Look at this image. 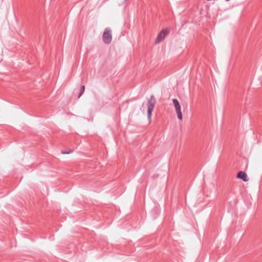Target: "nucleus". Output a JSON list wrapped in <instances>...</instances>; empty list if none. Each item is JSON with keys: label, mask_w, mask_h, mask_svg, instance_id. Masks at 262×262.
Here are the masks:
<instances>
[{"label": "nucleus", "mask_w": 262, "mask_h": 262, "mask_svg": "<svg viewBox=\"0 0 262 262\" xmlns=\"http://www.w3.org/2000/svg\"><path fill=\"white\" fill-rule=\"evenodd\" d=\"M156 104L155 98L154 96H151L149 99L147 104V112L148 115V119L149 122H151V113L155 107Z\"/></svg>", "instance_id": "nucleus-1"}, {"label": "nucleus", "mask_w": 262, "mask_h": 262, "mask_svg": "<svg viewBox=\"0 0 262 262\" xmlns=\"http://www.w3.org/2000/svg\"><path fill=\"white\" fill-rule=\"evenodd\" d=\"M172 102L175 108L176 112L177 114L178 118L180 120H182L183 118L182 113L181 112V107L179 102L176 99H173Z\"/></svg>", "instance_id": "nucleus-2"}, {"label": "nucleus", "mask_w": 262, "mask_h": 262, "mask_svg": "<svg viewBox=\"0 0 262 262\" xmlns=\"http://www.w3.org/2000/svg\"><path fill=\"white\" fill-rule=\"evenodd\" d=\"M237 178L242 179L244 182L248 181V177L247 173L243 171H239L237 174Z\"/></svg>", "instance_id": "nucleus-3"}, {"label": "nucleus", "mask_w": 262, "mask_h": 262, "mask_svg": "<svg viewBox=\"0 0 262 262\" xmlns=\"http://www.w3.org/2000/svg\"><path fill=\"white\" fill-rule=\"evenodd\" d=\"M103 40L105 43H110L112 40L111 34H103Z\"/></svg>", "instance_id": "nucleus-4"}, {"label": "nucleus", "mask_w": 262, "mask_h": 262, "mask_svg": "<svg viewBox=\"0 0 262 262\" xmlns=\"http://www.w3.org/2000/svg\"><path fill=\"white\" fill-rule=\"evenodd\" d=\"M165 37V34H159L156 39V43H159L162 41Z\"/></svg>", "instance_id": "nucleus-5"}, {"label": "nucleus", "mask_w": 262, "mask_h": 262, "mask_svg": "<svg viewBox=\"0 0 262 262\" xmlns=\"http://www.w3.org/2000/svg\"><path fill=\"white\" fill-rule=\"evenodd\" d=\"M85 89V87L84 85H82L80 88V93L79 94V97H80L81 95L82 94V93L84 92Z\"/></svg>", "instance_id": "nucleus-6"}, {"label": "nucleus", "mask_w": 262, "mask_h": 262, "mask_svg": "<svg viewBox=\"0 0 262 262\" xmlns=\"http://www.w3.org/2000/svg\"><path fill=\"white\" fill-rule=\"evenodd\" d=\"M112 30L111 28H106L103 31V33H111Z\"/></svg>", "instance_id": "nucleus-7"}, {"label": "nucleus", "mask_w": 262, "mask_h": 262, "mask_svg": "<svg viewBox=\"0 0 262 262\" xmlns=\"http://www.w3.org/2000/svg\"><path fill=\"white\" fill-rule=\"evenodd\" d=\"M169 32V31L166 29H162L160 33H168Z\"/></svg>", "instance_id": "nucleus-8"}]
</instances>
